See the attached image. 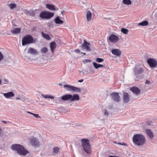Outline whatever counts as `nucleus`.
<instances>
[{"label":"nucleus","mask_w":157,"mask_h":157,"mask_svg":"<svg viewBox=\"0 0 157 157\" xmlns=\"http://www.w3.org/2000/svg\"><path fill=\"white\" fill-rule=\"evenodd\" d=\"M104 114L105 116H108L109 115V113L106 110H105L104 112Z\"/></svg>","instance_id":"obj_40"},{"label":"nucleus","mask_w":157,"mask_h":157,"mask_svg":"<svg viewBox=\"0 0 157 157\" xmlns=\"http://www.w3.org/2000/svg\"><path fill=\"white\" fill-rule=\"evenodd\" d=\"M83 81V79H81L78 80V82H82Z\"/></svg>","instance_id":"obj_44"},{"label":"nucleus","mask_w":157,"mask_h":157,"mask_svg":"<svg viewBox=\"0 0 157 157\" xmlns=\"http://www.w3.org/2000/svg\"><path fill=\"white\" fill-rule=\"evenodd\" d=\"M54 21L56 24H62L63 22V21L60 20L59 17H57L55 18Z\"/></svg>","instance_id":"obj_24"},{"label":"nucleus","mask_w":157,"mask_h":157,"mask_svg":"<svg viewBox=\"0 0 157 157\" xmlns=\"http://www.w3.org/2000/svg\"><path fill=\"white\" fill-rule=\"evenodd\" d=\"M81 54H82V56H83L86 55V53L84 52H81Z\"/></svg>","instance_id":"obj_48"},{"label":"nucleus","mask_w":157,"mask_h":157,"mask_svg":"<svg viewBox=\"0 0 157 157\" xmlns=\"http://www.w3.org/2000/svg\"><path fill=\"white\" fill-rule=\"evenodd\" d=\"M92 14L90 11L88 10L86 13V17L87 21H90L91 19Z\"/></svg>","instance_id":"obj_23"},{"label":"nucleus","mask_w":157,"mask_h":157,"mask_svg":"<svg viewBox=\"0 0 157 157\" xmlns=\"http://www.w3.org/2000/svg\"><path fill=\"white\" fill-rule=\"evenodd\" d=\"M148 24V22L147 21H144L138 24V25L145 26L147 25Z\"/></svg>","instance_id":"obj_27"},{"label":"nucleus","mask_w":157,"mask_h":157,"mask_svg":"<svg viewBox=\"0 0 157 157\" xmlns=\"http://www.w3.org/2000/svg\"><path fill=\"white\" fill-rule=\"evenodd\" d=\"M99 67H104V66L102 64H99Z\"/></svg>","instance_id":"obj_47"},{"label":"nucleus","mask_w":157,"mask_h":157,"mask_svg":"<svg viewBox=\"0 0 157 157\" xmlns=\"http://www.w3.org/2000/svg\"><path fill=\"white\" fill-rule=\"evenodd\" d=\"M90 46V44L85 40H84V42L82 45V49H85L88 51H91V49Z\"/></svg>","instance_id":"obj_11"},{"label":"nucleus","mask_w":157,"mask_h":157,"mask_svg":"<svg viewBox=\"0 0 157 157\" xmlns=\"http://www.w3.org/2000/svg\"><path fill=\"white\" fill-rule=\"evenodd\" d=\"M146 132L147 134L149 136L150 139H152L154 137L153 133L150 129H147L146 130Z\"/></svg>","instance_id":"obj_18"},{"label":"nucleus","mask_w":157,"mask_h":157,"mask_svg":"<svg viewBox=\"0 0 157 157\" xmlns=\"http://www.w3.org/2000/svg\"><path fill=\"white\" fill-rule=\"evenodd\" d=\"M112 53L117 56H119L121 54V51L119 49H114L112 50Z\"/></svg>","instance_id":"obj_16"},{"label":"nucleus","mask_w":157,"mask_h":157,"mask_svg":"<svg viewBox=\"0 0 157 157\" xmlns=\"http://www.w3.org/2000/svg\"><path fill=\"white\" fill-rule=\"evenodd\" d=\"M11 147L13 150L16 151L20 155L25 156L29 153L23 146L19 144H13Z\"/></svg>","instance_id":"obj_3"},{"label":"nucleus","mask_w":157,"mask_h":157,"mask_svg":"<svg viewBox=\"0 0 157 157\" xmlns=\"http://www.w3.org/2000/svg\"><path fill=\"white\" fill-rule=\"evenodd\" d=\"M121 31L122 33L124 34H127L128 32V30L127 29L124 28L121 29Z\"/></svg>","instance_id":"obj_32"},{"label":"nucleus","mask_w":157,"mask_h":157,"mask_svg":"<svg viewBox=\"0 0 157 157\" xmlns=\"http://www.w3.org/2000/svg\"><path fill=\"white\" fill-rule=\"evenodd\" d=\"M59 85L60 86H62V84L61 83L59 84Z\"/></svg>","instance_id":"obj_55"},{"label":"nucleus","mask_w":157,"mask_h":157,"mask_svg":"<svg viewBox=\"0 0 157 157\" xmlns=\"http://www.w3.org/2000/svg\"><path fill=\"white\" fill-rule=\"evenodd\" d=\"M2 83V81L1 79L0 78V85Z\"/></svg>","instance_id":"obj_54"},{"label":"nucleus","mask_w":157,"mask_h":157,"mask_svg":"<svg viewBox=\"0 0 157 157\" xmlns=\"http://www.w3.org/2000/svg\"><path fill=\"white\" fill-rule=\"evenodd\" d=\"M147 62L150 67L154 68L157 65V62L156 59L153 58H149L147 59Z\"/></svg>","instance_id":"obj_10"},{"label":"nucleus","mask_w":157,"mask_h":157,"mask_svg":"<svg viewBox=\"0 0 157 157\" xmlns=\"http://www.w3.org/2000/svg\"><path fill=\"white\" fill-rule=\"evenodd\" d=\"M41 95L43 97L45 98H49L52 99L54 98V97L53 96H51L50 95H49L47 94H42Z\"/></svg>","instance_id":"obj_29"},{"label":"nucleus","mask_w":157,"mask_h":157,"mask_svg":"<svg viewBox=\"0 0 157 157\" xmlns=\"http://www.w3.org/2000/svg\"><path fill=\"white\" fill-rule=\"evenodd\" d=\"M132 140L133 143L137 146L143 145L146 141L145 136L140 134L134 135L132 138Z\"/></svg>","instance_id":"obj_2"},{"label":"nucleus","mask_w":157,"mask_h":157,"mask_svg":"<svg viewBox=\"0 0 157 157\" xmlns=\"http://www.w3.org/2000/svg\"><path fill=\"white\" fill-rule=\"evenodd\" d=\"M27 53L31 54H37L38 52L36 50L32 48H29L28 49Z\"/></svg>","instance_id":"obj_17"},{"label":"nucleus","mask_w":157,"mask_h":157,"mask_svg":"<svg viewBox=\"0 0 157 157\" xmlns=\"http://www.w3.org/2000/svg\"><path fill=\"white\" fill-rule=\"evenodd\" d=\"M89 140L87 139H83L81 140L82 145L85 152L87 154L91 153V147Z\"/></svg>","instance_id":"obj_6"},{"label":"nucleus","mask_w":157,"mask_h":157,"mask_svg":"<svg viewBox=\"0 0 157 157\" xmlns=\"http://www.w3.org/2000/svg\"><path fill=\"white\" fill-rule=\"evenodd\" d=\"M21 31V29L17 28H14L13 30H11V33L14 34L18 33Z\"/></svg>","instance_id":"obj_25"},{"label":"nucleus","mask_w":157,"mask_h":157,"mask_svg":"<svg viewBox=\"0 0 157 157\" xmlns=\"http://www.w3.org/2000/svg\"><path fill=\"white\" fill-rule=\"evenodd\" d=\"M16 99L17 100H21L24 102L25 100V99L23 98H21L20 97H17L16 98Z\"/></svg>","instance_id":"obj_36"},{"label":"nucleus","mask_w":157,"mask_h":157,"mask_svg":"<svg viewBox=\"0 0 157 157\" xmlns=\"http://www.w3.org/2000/svg\"><path fill=\"white\" fill-rule=\"evenodd\" d=\"M50 47L52 52L53 53L54 51L56 48V43L55 42H52L51 43Z\"/></svg>","instance_id":"obj_22"},{"label":"nucleus","mask_w":157,"mask_h":157,"mask_svg":"<svg viewBox=\"0 0 157 157\" xmlns=\"http://www.w3.org/2000/svg\"><path fill=\"white\" fill-rule=\"evenodd\" d=\"M85 71L83 72V74L84 73H85L86 74H88V72L87 71Z\"/></svg>","instance_id":"obj_45"},{"label":"nucleus","mask_w":157,"mask_h":157,"mask_svg":"<svg viewBox=\"0 0 157 157\" xmlns=\"http://www.w3.org/2000/svg\"><path fill=\"white\" fill-rule=\"evenodd\" d=\"M36 27H33L32 29V31H34L36 29Z\"/></svg>","instance_id":"obj_43"},{"label":"nucleus","mask_w":157,"mask_h":157,"mask_svg":"<svg viewBox=\"0 0 157 157\" xmlns=\"http://www.w3.org/2000/svg\"><path fill=\"white\" fill-rule=\"evenodd\" d=\"M104 61V59L101 58H97L96 59V61L98 63H101Z\"/></svg>","instance_id":"obj_33"},{"label":"nucleus","mask_w":157,"mask_h":157,"mask_svg":"<svg viewBox=\"0 0 157 157\" xmlns=\"http://www.w3.org/2000/svg\"><path fill=\"white\" fill-rule=\"evenodd\" d=\"M27 13L30 16H34L35 14L34 12L32 10L28 11Z\"/></svg>","instance_id":"obj_34"},{"label":"nucleus","mask_w":157,"mask_h":157,"mask_svg":"<svg viewBox=\"0 0 157 157\" xmlns=\"http://www.w3.org/2000/svg\"><path fill=\"white\" fill-rule=\"evenodd\" d=\"M3 95L6 98H8L13 97L14 95L13 92H10L3 94Z\"/></svg>","instance_id":"obj_20"},{"label":"nucleus","mask_w":157,"mask_h":157,"mask_svg":"<svg viewBox=\"0 0 157 157\" xmlns=\"http://www.w3.org/2000/svg\"><path fill=\"white\" fill-rule=\"evenodd\" d=\"M2 129L0 128V135L2 133Z\"/></svg>","instance_id":"obj_49"},{"label":"nucleus","mask_w":157,"mask_h":157,"mask_svg":"<svg viewBox=\"0 0 157 157\" xmlns=\"http://www.w3.org/2000/svg\"><path fill=\"white\" fill-rule=\"evenodd\" d=\"M59 149L60 148L58 147H54L52 151V152L53 155H55L56 154H57Z\"/></svg>","instance_id":"obj_19"},{"label":"nucleus","mask_w":157,"mask_h":157,"mask_svg":"<svg viewBox=\"0 0 157 157\" xmlns=\"http://www.w3.org/2000/svg\"><path fill=\"white\" fill-rule=\"evenodd\" d=\"M75 52L76 53H79L80 51L79 49H76L75 51Z\"/></svg>","instance_id":"obj_41"},{"label":"nucleus","mask_w":157,"mask_h":157,"mask_svg":"<svg viewBox=\"0 0 157 157\" xmlns=\"http://www.w3.org/2000/svg\"><path fill=\"white\" fill-rule=\"evenodd\" d=\"M91 61V60L85 59L83 60V62L84 63H86L88 62H90Z\"/></svg>","instance_id":"obj_37"},{"label":"nucleus","mask_w":157,"mask_h":157,"mask_svg":"<svg viewBox=\"0 0 157 157\" xmlns=\"http://www.w3.org/2000/svg\"><path fill=\"white\" fill-rule=\"evenodd\" d=\"M40 52L42 53H45L48 52L47 48L45 47H44L41 48L40 50Z\"/></svg>","instance_id":"obj_28"},{"label":"nucleus","mask_w":157,"mask_h":157,"mask_svg":"<svg viewBox=\"0 0 157 157\" xmlns=\"http://www.w3.org/2000/svg\"><path fill=\"white\" fill-rule=\"evenodd\" d=\"M123 2L126 5H129L132 3V2L130 0H123Z\"/></svg>","instance_id":"obj_30"},{"label":"nucleus","mask_w":157,"mask_h":157,"mask_svg":"<svg viewBox=\"0 0 157 157\" xmlns=\"http://www.w3.org/2000/svg\"><path fill=\"white\" fill-rule=\"evenodd\" d=\"M30 143L35 147H38L39 146V142L36 138H33L31 140Z\"/></svg>","instance_id":"obj_13"},{"label":"nucleus","mask_w":157,"mask_h":157,"mask_svg":"<svg viewBox=\"0 0 157 157\" xmlns=\"http://www.w3.org/2000/svg\"><path fill=\"white\" fill-rule=\"evenodd\" d=\"M27 113L29 114H30L32 115V114H33V113H32L30 112H28Z\"/></svg>","instance_id":"obj_52"},{"label":"nucleus","mask_w":157,"mask_h":157,"mask_svg":"<svg viewBox=\"0 0 157 157\" xmlns=\"http://www.w3.org/2000/svg\"><path fill=\"white\" fill-rule=\"evenodd\" d=\"M130 98L129 95L128 93L124 92L123 93V100L124 102L128 103L130 100Z\"/></svg>","instance_id":"obj_15"},{"label":"nucleus","mask_w":157,"mask_h":157,"mask_svg":"<svg viewBox=\"0 0 157 157\" xmlns=\"http://www.w3.org/2000/svg\"><path fill=\"white\" fill-rule=\"evenodd\" d=\"M46 7L47 9L52 11H54L56 10L55 7V6L52 4H47L46 5Z\"/></svg>","instance_id":"obj_21"},{"label":"nucleus","mask_w":157,"mask_h":157,"mask_svg":"<svg viewBox=\"0 0 157 157\" xmlns=\"http://www.w3.org/2000/svg\"><path fill=\"white\" fill-rule=\"evenodd\" d=\"M133 71L136 77L135 79V81H139L140 79L143 78V74L144 70L142 67H139L138 65H136L133 68Z\"/></svg>","instance_id":"obj_5"},{"label":"nucleus","mask_w":157,"mask_h":157,"mask_svg":"<svg viewBox=\"0 0 157 157\" xmlns=\"http://www.w3.org/2000/svg\"><path fill=\"white\" fill-rule=\"evenodd\" d=\"M4 81L6 82H7L8 81V79H7L6 78H5L4 79Z\"/></svg>","instance_id":"obj_51"},{"label":"nucleus","mask_w":157,"mask_h":157,"mask_svg":"<svg viewBox=\"0 0 157 157\" xmlns=\"http://www.w3.org/2000/svg\"><path fill=\"white\" fill-rule=\"evenodd\" d=\"M41 34L47 40H50L51 39V38L48 34L44 33L43 32H42Z\"/></svg>","instance_id":"obj_26"},{"label":"nucleus","mask_w":157,"mask_h":157,"mask_svg":"<svg viewBox=\"0 0 157 157\" xmlns=\"http://www.w3.org/2000/svg\"><path fill=\"white\" fill-rule=\"evenodd\" d=\"M2 122L4 124H6V122L5 121H2Z\"/></svg>","instance_id":"obj_53"},{"label":"nucleus","mask_w":157,"mask_h":157,"mask_svg":"<svg viewBox=\"0 0 157 157\" xmlns=\"http://www.w3.org/2000/svg\"><path fill=\"white\" fill-rule=\"evenodd\" d=\"M17 5L14 3L10 4L9 5V7L11 9H13L16 7Z\"/></svg>","instance_id":"obj_31"},{"label":"nucleus","mask_w":157,"mask_h":157,"mask_svg":"<svg viewBox=\"0 0 157 157\" xmlns=\"http://www.w3.org/2000/svg\"><path fill=\"white\" fill-rule=\"evenodd\" d=\"M6 83H6V82H5V83H4V84H6Z\"/></svg>","instance_id":"obj_58"},{"label":"nucleus","mask_w":157,"mask_h":157,"mask_svg":"<svg viewBox=\"0 0 157 157\" xmlns=\"http://www.w3.org/2000/svg\"><path fill=\"white\" fill-rule=\"evenodd\" d=\"M119 37L114 34L111 35L109 37V40L113 43H116L119 40Z\"/></svg>","instance_id":"obj_12"},{"label":"nucleus","mask_w":157,"mask_h":157,"mask_svg":"<svg viewBox=\"0 0 157 157\" xmlns=\"http://www.w3.org/2000/svg\"><path fill=\"white\" fill-rule=\"evenodd\" d=\"M111 99L115 102H119L121 100V98L117 92H113L109 94Z\"/></svg>","instance_id":"obj_9"},{"label":"nucleus","mask_w":157,"mask_h":157,"mask_svg":"<svg viewBox=\"0 0 157 157\" xmlns=\"http://www.w3.org/2000/svg\"><path fill=\"white\" fill-rule=\"evenodd\" d=\"M108 157H120L118 156H115V155H114V156L110 155V156H109Z\"/></svg>","instance_id":"obj_46"},{"label":"nucleus","mask_w":157,"mask_h":157,"mask_svg":"<svg viewBox=\"0 0 157 157\" xmlns=\"http://www.w3.org/2000/svg\"><path fill=\"white\" fill-rule=\"evenodd\" d=\"M54 15L53 13L50 12L43 11L40 13V17L43 19H49Z\"/></svg>","instance_id":"obj_7"},{"label":"nucleus","mask_w":157,"mask_h":157,"mask_svg":"<svg viewBox=\"0 0 157 157\" xmlns=\"http://www.w3.org/2000/svg\"><path fill=\"white\" fill-rule=\"evenodd\" d=\"M121 145L126 146V144L125 143H122V144H121Z\"/></svg>","instance_id":"obj_50"},{"label":"nucleus","mask_w":157,"mask_h":157,"mask_svg":"<svg viewBox=\"0 0 157 157\" xmlns=\"http://www.w3.org/2000/svg\"><path fill=\"white\" fill-rule=\"evenodd\" d=\"M61 13H63V12H62V11H61Z\"/></svg>","instance_id":"obj_57"},{"label":"nucleus","mask_w":157,"mask_h":157,"mask_svg":"<svg viewBox=\"0 0 157 157\" xmlns=\"http://www.w3.org/2000/svg\"><path fill=\"white\" fill-rule=\"evenodd\" d=\"M32 115H33L36 118H40V117L39 116V115L38 114H36L33 113V114H32Z\"/></svg>","instance_id":"obj_39"},{"label":"nucleus","mask_w":157,"mask_h":157,"mask_svg":"<svg viewBox=\"0 0 157 157\" xmlns=\"http://www.w3.org/2000/svg\"><path fill=\"white\" fill-rule=\"evenodd\" d=\"M121 144H122V143H118V144H120V145H121Z\"/></svg>","instance_id":"obj_56"},{"label":"nucleus","mask_w":157,"mask_h":157,"mask_svg":"<svg viewBox=\"0 0 157 157\" xmlns=\"http://www.w3.org/2000/svg\"><path fill=\"white\" fill-rule=\"evenodd\" d=\"M145 84H151L150 82V81H149L148 80H146V82H145Z\"/></svg>","instance_id":"obj_42"},{"label":"nucleus","mask_w":157,"mask_h":157,"mask_svg":"<svg viewBox=\"0 0 157 157\" xmlns=\"http://www.w3.org/2000/svg\"><path fill=\"white\" fill-rule=\"evenodd\" d=\"M79 95L77 94H75L73 95L71 94H66L60 98H58L56 100V102H59L61 100L63 101H78L79 100Z\"/></svg>","instance_id":"obj_1"},{"label":"nucleus","mask_w":157,"mask_h":157,"mask_svg":"<svg viewBox=\"0 0 157 157\" xmlns=\"http://www.w3.org/2000/svg\"><path fill=\"white\" fill-rule=\"evenodd\" d=\"M36 38H33V37L29 34H27L24 36L22 40V45L23 46L29 44L35 43L37 41Z\"/></svg>","instance_id":"obj_4"},{"label":"nucleus","mask_w":157,"mask_h":157,"mask_svg":"<svg viewBox=\"0 0 157 157\" xmlns=\"http://www.w3.org/2000/svg\"><path fill=\"white\" fill-rule=\"evenodd\" d=\"M3 57L4 56L3 54L1 52H0V61H2L3 59Z\"/></svg>","instance_id":"obj_38"},{"label":"nucleus","mask_w":157,"mask_h":157,"mask_svg":"<svg viewBox=\"0 0 157 157\" xmlns=\"http://www.w3.org/2000/svg\"><path fill=\"white\" fill-rule=\"evenodd\" d=\"M63 87L67 90L69 91H72L76 93H79L81 91L80 88L71 85H64Z\"/></svg>","instance_id":"obj_8"},{"label":"nucleus","mask_w":157,"mask_h":157,"mask_svg":"<svg viewBox=\"0 0 157 157\" xmlns=\"http://www.w3.org/2000/svg\"><path fill=\"white\" fill-rule=\"evenodd\" d=\"M94 66L96 69H98L99 68V64H98L95 62H94L93 63Z\"/></svg>","instance_id":"obj_35"},{"label":"nucleus","mask_w":157,"mask_h":157,"mask_svg":"<svg viewBox=\"0 0 157 157\" xmlns=\"http://www.w3.org/2000/svg\"><path fill=\"white\" fill-rule=\"evenodd\" d=\"M130 90L136 95H137L140 94V89L136 86L131 87Z\"/></svg>","instance_id":"obj_14"}]
</instances>
